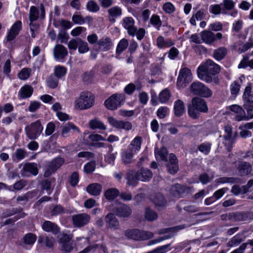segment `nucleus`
<instances>
[{
    "label": "nucleus",
    "instance_id": "ea45409f",
    "mask_svg": "<svg viewBox=\"0 0 253 253\" xmlns=\"http://www.w3.org/2000/svg\"><path fill=\"white\" fill-rule=\"evenodd\" d=\"M38 243L40 244L44 243L46 247L51 248L54 245V239L52 237L41 236L39 237Z\"/></svg>",
    "mask_w": 253,
    "mask_h": 253
},
{
    "label": "nucleus",
    "instance_id": "2f4dec72",
    "mask_svg": "<svg viewBox=\"0 0 253 253\" xmlns=\"http://www.w3.org/2000/svg\"><path fill=\"white\" fill-rule=\"evenodd\" d=\"M174 115L177 117H180L185 112V106L184 102L181 100H177L174 103Z\"/></svg>",
    "mask_w": 253,
    "mask_h": 253
},
{
    "label": "nucleus",
    "instance_id": "4be33fe9",
    "mask_svg": "<svg viewBox=\"0 0 253 253\" xmlns=\"http://www.w3.org/2000/svg\"><path fill=\"white\" fill-rule=\"evenodd\" d=\"M224 131L225 134L224 135V138L225 141L224 142L226 149L228 151H230L232 147L233 141L232 139V128L231 126L227 125L224 127Z\"/></svg>",
    "mask_w": 253,
    "mask_h": 253
},
{
    "label": "nucleus",
    "instance_id": "393cba45",
    "mask_svg": "<svg viewBox=\"0 0 253 253\" xmlns=\"http://www.w3.org/2000/svg\"><path fill=\"white\" fill-rule=\"evenodd\" d=\"M42 229L47 232H51L56 234L60 232V228L58 225L50 221H45L42 224Z\"/></svg>",
    "mask_w": 253,
    "mask_h": 253
},
{
    "label": "nucleus",
    "instance_id": "8fccbe9b",
    "mask_svg": "<svg viewBox=\"0 0 253 253\" xmlns=\"http://www.w3.org/2000/svg\"><path fill=\"white\" fill-rule=\"evenodd\" d=\"M170 93L167 89H164L159 94L158 97L159 101L161 103L167 102L169 99Z\"/></svg>",
    "mask_w": 253,
    "mask_h": 253
},
{
    "label": "nucleus",
    "instance_id": "de8ad7c7",
    "mask_svg": "<svg viewBox=\"0 0 253 253\" xmlns=\"http://www.w3.org/2000/svg\"><path fill=\"white\" fill-rule=\"evenodd\" d=\"M108 152L109 153L105 156V161L108 164H113L116 159V155L117 153H111L113 150V147L112 145H108Z\"/></svg>",
    "mask_w": 253,
    "mask_h": 253
},
{
    "label": "nucleus",
    "instance_id": "4468645a",
    "mask_svg": "<svg viewBox=\"0 0 253 253\" xmlns=\"http://www.w3.org/2000/svg\"><path fill=\"white\" fill-rule=\"evenodd\" d=\"M59 238V243L61 244V250L65 253H70L73 249L72 243L71 241L72 236L67 234H62Z\"/></svg>",
    "mask_w": 253,
    "mask_h": 253
},
{
    "label": "nucleus",
    "instance_id": "39448f33",
    "mask_svg": "<svg viewBox=\"0 0 253 253\" xmlns=\"http://www.w3.org/2000/svg\"><path fill=\"white\" fill-rule=\"evenodd\" d=\"M190 91L194 95L200 96L203 97H210L212 95V91L199 82H193L190 86Z\"/></svg>",
    "mask_w": 253,
    "mask_h": 253
},
{
    "label": "nucleus",
    "instance_id": "5701e85b",
    "mask_svg": "<svg viewBox=\"0 0 253 253\" xmlns=\"http://www.w3.org/2000/svg\"><path fill=\"white\" fill-rule=\"evenodd\" d=\"M68 55L67 48L62 44H56L53 49V55L56 60L63 59Z\"/></svg>",
    "mask_w": 253,
    "mask_h": 253
},
{
    "label": "nucleus",
    "instance_id": "473e14b6",
    "mask_svg": "<svg viewBox=\"0 0 253 253\" xmlns=\"http://www.w3.org/2000/svg\"><path fill=\"white\" fill-rule=\"evenodd\" d=\"M88 125L92 129H99L104 130L106 129L105 125L97 118H94L90 120Z\"/></svg>",
    "mask_w": 253,
    "mask_h": 253
},
{
    "label": "nucleus",
    "instance_id": "20e7f679",
    "mask_svg": "<svg viewBox=\"0 0 253 253\" xmlns=\"http://www.w3.org/2000/svg\"><path fill=\"white\" fill-rule=\"evenodd\" d=\"M125 236L134 240H145L153 237L154 234L150 231H140L137 229H127L125 231Z\"/></svg>",
    "mask_w": 253,
    "mask_h": 253
},
{
    "label": "nucleus",
    "instance_id": "603ef678",
    "mask_svg": "<svg viewBox=\"0 0 253 253\" xmlns=\"http://www.w3.org/2000/svg\"><path fill=\"white\" fill-rule=\"evenodd\" d=\"M67 72V69L63 66L58 65L55 67L54 75L58 79L64 76Z\"/></svg>",
    "mask_w": 253,
    "mask_h": 253
},
{
    "label": "nucleus",
    "instance_id": "a878e982",
    "mask_svg": "<svg viewBox=\"0 0 253 253\" xmlns=\"http://www.w3.org/2000/svg\"><path fill=\"white\" fill-rule=\"evenodd\" d=\"M186 190V187L179 184H175L171 187L170 193L173 197L179 198L185 193Z\"/></svg>",
    "mask_w": 253,
    "mask_h": 253
},
{
    "label": "nucleus",
    "instance_id": "f8f14e48",
    "mask_svg": "<svg viewBox=\"0 0 253 253\" xmlns=\"http://www.w3.org/2000/svg\"><path fill=\"white\" fill-rule=\"evenodd\" d=\"M113 211L119 217L128 218L131 215L132 209L127 205L120 204L114 208Z\"/></svg>",
    "mask_w": 253,
    "mask_h": 253
},
{
    "label": "nucleus",
    "instance_id": "c03bdc74",
    "mask_svg": "<svg viewBox=\"0 0 253 253\" xmlns=\"http://www.w3.org/2000/svg\"><path fill=\"white\" fill-rule=\"evenodd\" d=\"M128 45V41L126 39H122L118 44L116 48V54L120 55L123 51H124Z\"/></svg>",
    "mask_w": 253,
    "mask_h": 253
},
{
    "label": "nucleus",
    "instance_id": "680f3d73",
    "mask_svg": "<svg viewBox=\"0 0 253 253\" xmlns=\"http://www.w3.org/2000/svg\"><path fill=\"white\" fill-rule=\"evenodd\" d=\"M241 87V85L239 83L235 81L230 85V91L232 95L236 96L239 93Z\"/></svg>",
    "mask_w": 253,
    "mask_h": 253
},
{
    "label": "nucleus",
    "instance_id": "338daca9",
    "mask_svg": "<svg viewBox=\"0 0 253 253\" xmlns=\"http://www.w3.org/2000/svg\"><path fill=\"white\" fill-rule=\"evenodd\" d=\"M170 244H169L161 247H159L155 250L149 252V253H166L168 251L170 250L169 247Z\"/></svg>",
    "mask_w": 253,
    "mask_h": 253
},
{
    "label": "nucleus",
    "instance_id": "c756f323",
    "mask_svg": "<svg viewBox=\"0 0 253 253\" xmlns=\"http://www.w3.org/2000/svg\"><path fill=\"white\" fill-rule=\"evenodd\" d=\"M72 131L80 132L79 129L72 123H68L63 126L61 135L63 137H66Z\"/></svg>",
    "mask_w": 253,
    "mask_h": 253
},
{
    "label": "nucleus",
    "instance_id": "774afa93",
    "mask_svg": "<svg viewBox=\"0 0 253 253\" xmlns=\"http://www.w3.org/2000/svg\"><path fill=\"white\" fill-rule=\"evenodd\" d=\"M86 8L90 12H95L99 10V6L95 2L90 0L87 3Z\"/></svg>",
    "mask_w": 253,
    "mask_h": 253
},
{
    "label": "nucleus",
    "instance_id": "c9c22d12",
    "mask_svg": "<svg viewBox=\"0 0 253 253\" xmlns=\"http://www.w3.org/2000/svg\"><path fill=\"white\" fill-rule=\"evenodd\" d=\"M253 216V212H238L234 213L233 218L236 220L245 221Z\"/></svg>",
    "mask_w": 253,
    "mask_h": 253
},
{
    "label": "nucleus",
    "instance_id": "79ce46f5",
    "mask_svg": "<svg viewBox=\"0 0 253 253\" xmlns=\"http://www.w3.org/2000/svg\"><path fill=\"white\" fill-rule=\"evenodd\" d=\"M220 4H212L210 6L209 11L211 13L214 15H218L220 13L227 14V12L221 8Z\"/></svg>",
    "mask_w": 253,
    "mask_h": 253
},
{
    "label": "nucleus",
    "instance_id": "423d86ee",
    "mask_svg": "<svg viewBox=\"0 0 253 253\" xmlns=\"http://www.w3.org/2000/svg\"><path fill=\"white\" fill-rule=\"evenodd\" d=\"M126 97L123 93H115L111 96L105 102L107 108L114 110L117 109L123 104L125 101Z\"/></svg>",
    "mask_w": 253,
    "mask_h": 253
},
{
    "label": "nucleus",
    "instance_id": "0eeeda50",
    "mask_svg": "<svg viewBox=\"0 0 253 253\" xmlns=\"http://www.w3.org/2000/svg\"><path fill=\"white\" fill-rule=\"evenodd\" d=\"M43 127L39 121L32 123L25 127V131L27 137L31 139H36L42 133Z\"/></svg>",
    "mask_w": 253,
    "mask_h": 253
},
{
    "label": "nucleus",
    "instance_id": "7c9ffc66",
    "mask_svg": "<svg viewBox=\"0 0 253 253\" xmlns=\"http://www.w3.org/2000/svg\"><path fill=\"white\" fill-rule=\"evenodd\" d=\"M87 192L93 196L100 195L102 191V186L98 183H94L88 185L86 188Z\"/></svg>",
    "mask_w": 253,
    "mask_h": 253
},
{
    "label": "nucleus",
    "instance_id": "c85d7f7f",
    "mask_svg": "<svg viewBox=\"0 0 253 253\" xmlns=\"http://www.w3.org/2000/svg\"><path fill=\"white\" fill-rule=\"evenodd\" d=\"M34 89L30 85H25L19 91V96L22 99L29 98L32 95Z\"/></svg>",
    "mask_w": 253,
    "mask_h": 253
},
{
    "label": "nucleus",
    "instance_id": "cd10ccee",
    "mask_svg": "<svg viewBox=\"0 0 253 253\" xmlns=\"http://www.w3.org/2000/svg\"><path fill=\"white\" fill-rule=\"evenodd\" d=\"M127 184L132 187L135 186L138 183V178L136 172L133 170L128 171L126 174Z\"/></svg>",
    "mask_w": 253,
    "mask_h": 253
},
{
    "label": "nucleus",
    "instance_id": "ddd939ff",
    "mask_svg": "<svg viewBox=\"0 0 253 253\" xmlns=\"http://www.w3.org/2000/svg\"><path fill=\"white\" fill-rule=\"evenodd\" d=\"M109 124L113 127L126 131H129L132 128V124L128 121L117 120L113 117H109L108 119Z\"/></svg>",
    "mask_w": 253,
    "mask_h": 253
},
{
    "label": "nucleus",
    "instance_id": "f704fd0d",
    "mask_svg": "<svg viewBox=\"0 0 253 253\" xmlns=\"http://www.w3.org/2000/svg\"><path fill=\"white\" fill-rule=\"evenodd\" d=\"M243 101V107L251 119H253V100L247 99Z\"/></svg>",
    "mask_w": 253,
    "mask_h": 253
},
{
    "label": "nucleus",
    "instance_id": "a18cd8bd",
    "mask_svg": "<svg viewBox=\"0 0 253 253\" xmlns=\"http://www.w3.org/2000/svg\"><path fill=\"white\" fill-rule=\"evenodd\" d=\"M167 155L168 151L166 148L162 147L160 149H157L155 150V156L157 158H159L161 160L167 161Z\"/></svg>",
    "mask_w": 253,
    "mask_h": 253
},
{
    "label": "nucleus",
    "instance_id": "5fc2aeb1",
    "mask_svg": "<svg viewBox=\"0 0 253 253\" xmlns=\"http://www.w3.org/2000/svg\"><path fill=\"white\" fill-rule=\"evenodd\" d=\"M47 86L51 88H56L58 84V78L53 75L49 76L46 80Z\"/></svg>",
    "mask_w": 253,
    "mask_h": 253
},
{
    "label": "nucleus",
    "instance_id": "864d4df0",
    "mask_svg": "<svg viewBox=\"0 0 253 253\" xmlns=\"http://www.w3.org/2000/svg\"><path fill=\"white\" fill-rule=\"evenodd\" d=\"M109 15L113 18L120 16L122 14V11L121 7L115 6H113L108 10Z\"/></svg>",
    "mask_w": 253,
    "mask_h": 253
},
{
    "label": "nucleus",
    "instance_id": "6ab92c4d",
    "mask_svg": "<svg viewBox=\"0 0 253 253\" xmlns=\"http://www.w3.org/2000/svg\"><path fill=\"white\" fill-rule=\"evenodd\" d=\"M237 170L240 175L246 176L252 172V166L249 162L241 161L238 165Z\"/></svg>",
    "mask_w": 253,
    "mask_h": 253
},
{
    "label": "nucleus",
    "instance_id": "2eb2a0df",
    "mask_svg": "<svg viewBox=\"0 0 253 253\" xmlns=\"http://www.w3.org/2000/svg\"><path fill=\"white\" fill-rule=\"evenodd\" d=\"M64 162V159L62 158H57L52 160L45 170L44 176L47 177L51 175L63 165Z\"/></svg>",
    "mask_w": 253,
    "mask_h": 253
},
{
    "label": "nucleus",
    "instance_id": "6e6d98bb",
    "mask_svg": "<svg viewBox=\"0 0 253 253\" xmlns=\"http://www.w3.org/2000/svg\"><path fill=\"white\" fill-rule=\"evenodd\" d=\"M39 18V10L34 6H32L30 7L29 19L30 21L34 22L36 21Z\"/></svg>",
    "mask_w": 253,
    "mask_h": 253
},
{
    "label": "nucleus",
    "instance_id": "bb28decb",
    "mask_svg": "<svg viewBox=\"0 0 253 253\" xmlns=\"http://www.w3.org/2000/svg\"><path fill=\"white\" fill-rule=\"evenodd\" d=\"M142 143V138L140 136H136L130 142L127 149L129 151L135 153L138 152L140 148Z\"/></svg>",
    "mask_w": 253,
    "mask_h": 253
},
{
    "label": "nucleus",
    "instance_id": "09e8293b",
    "mask_svg": "<svg viewBox=\"0 0 253 253\" xmlns=\"http://www.w3.org/2000/svg\"><path fill=\"white\" fill-rule=\"evenodd\" d=\"M186 227V226L184 224L177 225L171 228H167L161 229L159 232V234H165L166 233L171 232V233H176L178 232L179 230L184 229Z\"/></svg>",
    "mask_w": 253,
    "mask_h": 253
},
{
    "label": "nucleus",
    "instance_id": "412c9836",
    "mask_svg": "<svg viewBox=\"0 0 253 253\" xmlns=\"http://www.w3.org/2000/svg\"><path fill=\"white\" fill-rule=\"evenodd\" d=\"M150 199L155 205V207L158 210L162 209L166 206L167 200L160 193L156 194L155 195L151 196Z\"/></svg>",
    "mask_w": 253,
    "mask_h": 253
},
{
    "label": "nucleus",
    "instance_id": "e2e57ef3",
    "mask_svg": "<svg viewBox=\"0 0 253 253\" xmlns=\"http://www.w3.org/2000/svg\"><path fill=\"white\" fill-rule=\"evenodd\" d=\"M211 148V144L210 143H203L198 146L199 150L206 155H208Z\"/></svg>",
    "mask_w": 253,
    "mask_h": 253
},
{
    "label": "nucleus",
    "instance_id": "a19ab883",
    "mask_svg": "<svg viewBox=\"0 0 253 253\" xmlns=\"http://www.w3.org/2000/svg\"><path fill=\"white\" fill-rule=\"evenodd\" d=\"M135 154V153H133L127 149L122 153V158L123 163L126 164H130L131 162L133 156Z\"/></svg>",
    "mask_w": 253,
    "mask_h": 253
},
{
    "label": "nucleus",
    "instance_id": "aec40b11",
    "mask_svg": "<svg viewBox=\"0 0 253 253\" xmlns=\"http://www.w3.org/2000/svg\"><path fill=\"white\" fill-rule=\"evenodd\" d=\"M106 226L108 228L118 229H119V222L113 213H109L105 216Z\"/></svg>",
    "mask_w": 253,
    "mask_h": 253
},
{
    "label": "nucleus",
    "instance_id": "4d7b16f0",
    "mask_svg": "<svg viewBox=\"0 0 253 253\" xmlns=\"http://www.w3.org/2000/svg\"><path fill=\"white\" fill-rule=\"evenodd\" d=\"M237 178L234 177H219L215 180V182L217 184L230 183H233L236 182Z\"/></svg>",
    "mask_w": 253,
    "mask_h": 253
},
{
    "label": "nucleus",
    "instance_id": "72a5a7b5",
    "mask_svg": "<svg viewBox=\"0 0 253 253\" xmlns=\"http://www.w3.org/2000/svg\"><path fill=\"white\" fill-rule=\"evenodd\" d=\"M227 52V50L226 48L220 47L213 51V57L216 60L220 61L225 57Z\"/></svg>",
    "mask_w": 253,
    "mask_h": 253
},
{
    "label": "nucleus",
    "instance_id": "f257e3e1",
    "mask_svg": "<svg viewBox=\"0 0 253 253\" xmlns=\"http://www.w3.org/2000/svg\"><path fill=\"white\" fill-rule=\"evenodd\" d=\"M220 71V67L218 65L208 59L198 67L197 75L200 79L209 83L212 81L211 75L218 74Z\"/></svg>",
    "mask_w": 253,
    "mask_h": 253
},
{
    "label": "nucleus",
    "instance_id": "6e6552de",
    "mask_svg": "<svg viewBox=\"0 0 253 253\" xmlns=\"http://www.w3.org/2000/svg\"><path fill=\"white\" fill-rule=\"evenodd\" d=\"M192 75L191 70L187 68L181 69L179 73L177 81L178 87H184L192 81Z\"/></svg>",
    "mask_w": 253,
    "mask_h": 253
},
{
    "label": "nucleus",
    "instance_id": "f3484780",
    "mask_svg": "<svg viewBox=\"0 0 253 253\" xmlns=\"http://www.w3.org/2000/svg\"><path fill=\"white\" fill-rule=\"evenodd\" d=\"M123 26L127 30L128 35L134 36L137 28L134 26V20L132 17H127L123 20Z\"/></svg>",
    "mask_w": 253,
    "mask_h": 253
},
{
    "label": "nucleus",
    "instance_id": "b1692460",
    "mask_svg": "<svg viewBox=\"0 0 253 253\" xmlns=\"http://www.w3.org/2000/svg\"><path fill=\"white\" fill-rule=\"evenodd\" d=\"M136 173L138 180L144 182L149 181L153 176L151 170L147 168H142Z\"/></svg>",
    "mask_w": 253,
    "mask_h": 253
},
{
    "label": "nucleus",
    "instance_id": "3c124183",
    "mask_svg": "<svg viewBox=\"0 0 253 253\" xmlns=\"http://www.w3.org/2000/svg\"><path fill=\"white\" fill-rule=\"evenodd\" d=\"M150 23L157 30H159L162 26V21L159 16L153 14L150 20Z\"/></svg>",
    "mask_w": 253,
    "mask_h": 253
},
{
    "label": "nucleus",
    "instance_id": "dca6fc26",
    "mask_svg": "<svg viewBox=\"0 0 253 253\" xmlns=\"http://www.w3.org/2000/svg\"><path fill=\"white\" fill-rule=\"evenodd\" d=\"M39 172L37 164L35 163H29L25 164L22 169L21 170V175L23 177L30 176V174L33 175H37Z\"/></svg>",
    "mask_w": 253,
    "mask_h": 253
},
{
    "label": "nucleus",
    "instance_id": "4c0bfd02",
    "mask_svg": "<svg viewBox=\"0 0 253 253\" xmlns=\"http://www.w3.org/2000/svg\"><path fill=\"white\" fill-rule=\"evenodd\" d=\"M119 191L116 188H110L104 193L105 198L108 200H113L119 195Z\"/></svg>",
    "mask_w": 253,
    "mask_h": 253
},
{
    "label": "nucleus",
    "instance_id": "bf43d9fd",
    "mask_svg": "<svg viewBox=\"0 0 253 253\" xmlns=\"http://www.w3.org/2000/svg\"><path fill=\"white\" fill-rule=\"evenodd\" d=\"M65 211V209L61 205H56L51 210L50 213L52 216H56L63 213Z\"/></svg>",
    "mask_w": 253,
    "mask_h": 253
},
{
    "label": "nucleus",
    "instance_id": "49530a36",
    "mask_svg": "<svg viewBox=\"0 0 253 253\" xmlns=\"http://www.w3.org/2000/svg\"><path fill=\"white\" fill-rule=\"evenodd\" d=\"M243 239L237 234L233 237L230 240L226 243V247L232 248L239 245L242 242Z\"/></svg>",
    "mask_w": 253,
    "mask_h": 253
},
{
    "label": "nucleus",
    "instance_id": "1a4fd4ad",
    "mask_svg": "<svg viewBox=\"0 0 253 253\" xmlns=\"http://www.w3.org/2000/svg\"><path fill=\"white\" fill-rule=\"evenodd\" d=\"M90 220V216L86 213H79L72 216L73 224L76 228L84 226L89 222Z\"/></svg>",
    "mask_w": 253,
    "mask_h": 253
},
{
    "label": "nucleus",
    "instance_id": "13d9d810",
    "mask_svg": "<svg viewBox=\"0 0 253 253\" xmlns=\"http://www.w3.org/2000/svg\"><path fill=\"white\" fill-rule=\"evenodd\" d=\"M89 47L88 44L86 42L83 41L82 40H79V43L78 45V51L80 53H84L89 51Z\"/></svg>",
    "mask_w": 253,
    "mask_h": 253
},
{
    "label": "nucleus",
    "instance_id": "f03ea898",
    "mask_svg": "<svg viewBox=\"0 0 253 253\" xmlns=\"http://www.w3.org/2000/svg\"><path fill=\"white\" fill-rule=\"evenodd\" d=\"M208 107L206 101L201 98L194 97L191 101V104L188 105V113L193 119L198 118L200 113H207Z\"/></svg>",
    "mask_w": 253,
    "mask_h": 253
},
{
    "label": "nucleus",
    "instance_id": "e433bc0d",
    "mask_svg": "<svg viewBox=\"0 0 253 253\" xmlns=\"http://www.w3.org/2000/svg\"><path fill=\"white\" fill-rule=\"evenodd\" d=\"M174 43L171 40H165L162 36L159 37L157 39V45L160 48H162L163 47H169L172 45Z\"/></svg>",
    "mask_w": 253,
    "mask_h": 253
},
{
    "label": "nucleus",
    "instance_id": "9d476101",
    "mask_svg": "<svg viewBox=\"0 0 253 253\" xmlns=\"http://www.w3.org/2000/svg\"><path fill=\"white\" fill-rule=\"evenodd\" d=\"M229 109L231 111L235 113L234 119L236 121H247L251 119L248 114H246L245 110L240 105H232L229 107Z\"/></svg>",
    "mask_w": 253,
    "mask_h": 253
},
{
    "label": "nucleus",
    "instance_id": "a211bd4d",
    "mask_svg": "<svg viewBox=\"0 0 253 253\" xmlns=\"http://www.w3.org/2000/svg\"><path fill=\"white\" fill-rule=\"evenodd\" d=\"M97 45L96 50L107 51L112 48L113 43L109 38L103 37L97 42Z\"/></svg>",
    "mask_w": 253,
    "mask_h": 253
},
{
    "label": "nucleus",
    "instance_id": "69168bd1",
    "mask_svg": "<svg viewBox=\"0 0 253 253\" xmlns=\"http://www.w3.org/2000/svg\"><path fill=\"white\" fill-rule=\"evenodd\" d=\"M221 5L224 7L223 9H225V11L231 10L235 6V2L232 0H223Z\"/></svg>",
    "mask_w": 253,
    "mask_h": 253
},
{
    "label": "nucleus",
    "instance_id": "58836bf2",
    "mask_svg": "<svg viewBox=\"0 0 253 253\" xmlns=\"http://www.w3.org/2000/svg\"><path fill=\"white\" fill-rule=\"evenodd\" d=\"M158 215L156 211L149 208H146L145 211V218L150 221L155 220L158 218Z\"/></svg>",
    "mask_w": 253,
    "mask_h": 253
},
{
    "label": "nucleus",
    "instance_id": "9b49d317",
    "mask_svg": "<svg viewBox=\"0 0 253 253\" xmlns=\"http://www.w3.org/2000/svg\"><path fill=\"white\" fill-rule=\"evenodd\" d=\"M222 37V34L220 33L214 34L208 30H204L201 33L203 42L208 44H212L217 40L221 39Z\"/></svg>",
    "mask_w": 253,
    "mask_h": 253
},
{
    "label": "nucleus",
    "instance_id": "0e129e2a",
    "mask_svg": "<svg viewBox=\"0 0 253 253\" xmlns=\"http://www.w3.org/2000/svg\"><path fill=\"white\" fill-rule=\"evenodd\" d=\"M36 236L32 233L27 234L24 238V243L28 245L33 244L36 241Z\"/></svg>",
    "mask_w": 253,
    "mask_h": 253
},
{
    "label": "nucleus",
    "instance_id": "052dcab7",
    "mask_svg": "<svg viewBox=\"0 0 253 253\" xmlns=\"http://www.w3.org/2000/svg\"><path fill=\"white\" fill-rule=\"evenodd\" d=\"M79 181V174L77 171L73 172L69 178V182L72 186H75Z\"/></svg>",
    "mask_w": 253,
    "mask_h": 253
},
{
    "label": "nucleus",
    "instance_id": "37998d69",
    "mask_svg": "<svg viewBox=\"0 0 253 253\" xmlns=\"http://www.w3.org/2000/svg\"><path fill=\"white\" fill-rule=\"evenodd\" d=\"M253 94L252 93V85L251 83H248L245 87L242 96L243 100L247 99H253Z\"/></svg>",
    "mask_w": 253,
    "mask_h": 253
},
{
    "label": "nucleus",
    "instance_id": "7ed1b4c3",
    "mask_svg": "<svg viewBox=\"0 0 253 253\" xmlns=\"http://www.w3.org/2000/svg\"><path fill=\"white\" fill-rule=\"evenodd\" d=\"M94 97L89 92H83L74 102V107L81 110L91 108L94 104Z\"/></svg>",
    "mask_w": 253,
    "mask_h": 253
}]
</instances>
